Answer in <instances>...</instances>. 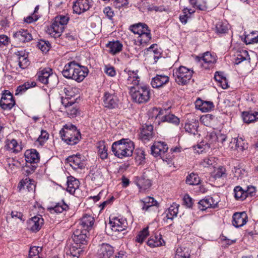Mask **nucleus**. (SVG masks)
Returning <instances> with one entry per match:
<instances>
[{"mask_svg":"<svg viewBox=\"0 0 258 258\" xmlns=\"http://www.w3.org/2000/svg\"><path fill=\"white\" fill-rule=\"evenodd\" d=\"M134 149V143L129 139H122L116 141L111 147L114 155L120 159L132 156Z\"/></svg>","mask_w":258,"mask_h":258,"instance_id":"obj_1","label":"nucleus"},{"mask_svg":"<svg viewBox=\"0 0 258 258\" xmlns=\"http://www.w3.org/2000/svg\"><path fill=\"white\" fill-rule=\"evenodd\" d=\"M59 134L62 140L71 145L77 144L81 138L80 132L75 125L71 124L64 125Z\"/></svg>","mask_w":258,"mask_h":258,"instance_id":"obj_2","label":"nucleus"},{"mask_svg":"<svg viewBox=\"0 0 258 258\" xmlns=\"http://www.w3.org/2000/svg\"><path fill=\"white\" fill-rule=\"evenodd\" d=\"M130 93L132 99L138 103H144L148 102L151 95L150 89L146 86L132 87Z\"/></svg>","mask_w":258,"mask_h":258,"instance_id":"obj_3","label":"nucleus"},{"mask_svg":"<svg viewBox=\"0 0 258 258\" xmlns=\"http://www.w3.org/2000/svg\"><path fill=\"white\" fill-rule=\"evenodd\" d=\"M193 71L184 66H180L173 69V75L175 81L179 85L187 84L193 74Z\"/></svg>","mask_w":258,"mask_h":258,"instance_id":"obj_4","label":"nucleus"},{"mask_svg":"<svg viewBox=\"0 0 258 258\" xmlns=\"http://www.w3.org/2000/svg\"><path fill=\"white\" fill-rule=\"evenodd\" d=\"M69 19V17L65 16L56 17L52 24L47 30L48 33L54 38L59 37L64 29V26L67 24Z\"/></svg>","mask_w":258,"mask_h":258,"instance_id":"obj_5","label":"nucleus"},{"mask_svg":"<svg viewBox=\"0 0 258 258\" xmlns=\"http://www.w3.org/2000/svg\"><path fill=\"white\" fill-rule=\"evenodd\" d=\"M109 224L113 232L116 233L125 230L127 227V222L123 217H113L110 219Z\"/></svg>","mask_w":258,"mask_h":258,"instance_id":"obj_6","label":"nucleus"},{"mask_svg":"<svg viewBox=\"0 0 258 258\" xmlns=\"http://www.w3.org/2000/svg\"><path fill=\"white\" fill-rule=\"evenodd\" d=\"M37 75L38 80L44 84L51 83L52 80L56 78V76L53 74L52 69L49 68L40 70Z\"/></svg>","mask_w":258,"mask_h":258,"instance_id":"obj_7","label":"nucleus"},{"mask_svg":"<svg viewBox=\"0 0 258 258\" xmlns=\"http://www.w3.org/2000/svg\"><path fill=\"white\" fill-rule=\"evenodd\" d=\"M15 104L12 94L8 91L3 94L0 101L1 107L4 110H10Z\"/></svg>","mask_w":258,"mask_h":258,"instance_id":"obj_8","label":"nucleus"},{"mask_svg":"<svg viewBox=\"0 0 258 258\" xmlns=\"http://www.w3.org/2000/svg\"><path fill=\"white\" fill-rule=\"evenodd\" d=\"M67 100H61V103L66 108V112L70 117H76L79 113V110L77 106L75 105L76 99L71 100L70 102H67Z\"/></svg>","mask_w":258,"mask_h":258,"instance_id":"obj_9","label":"nucleus"},{"mask_svg":"<svg viewBox=\"0 0 258 258\" xmlns=\"http://www.w3.org/2000/svg\"><path fill=\"white\" fill-rule=\"evenodd\" d=\"M168 150L167 145L163 142H155L151 147L152 154L155 157L159 156L161 158Z\"/></svg>","mask_w":258,"mask_h":258,"instance_id":"obj_10","label":"nucleus"},{"mask_svg":"<svg viewBox=\"0 0 258 258\" xmlns=\"http://www.w3.org/2000/svg\"><path fill=\"white\" fill-rule=\"evenodd\" d=\"M91 3L89 0H77L73 5V11L76 14H80L90 9Z\"/></svg>","mask_w":258,"mask_h":258,"instance_id":"obj_11","label":"nucleus"},{"mask_svg":"<svg viewBox=\"0 0 258 258\" xmlns=\"http://www.w3.org/2000/svg\"><path fill=\"white\" fill-rule=\"evenodd\" d=\"M43 224V219L41 215L35 216L28 222V228L32 232L39 231Z\"/></svg>","mask_w":258,"mask_h":258,"instance_id":"obj_12","label":"nucleus"},{"mask_svg":"<svg viewBox=\"0 0 258 258\" xmlns=\"http://www.w3.org/2000/svg\"><path fill=\"white\" fill-rule=\"evenodd\" d=\"M199 60L202 59L204 63H202V67L205 69H209L213 67L214 64L216 61V56L207 51L203 54L201 57H198Z\"/></svg>","mask_w":258,"mask_h":258,"instance_id":"obj_13","label":"nucleus"},{"mask_svg":"<svg viewBox=\"0 0 258 258\" xmlns=\"http://www.w3.org/2000/svg\"><path fill=\"white\" fill-rule=\"evenodd\" d=\"M16 41L19 42H29L32 39V35L27 30L21 29L13 34Z\"/></svg>","mask_w":258,"mask_h":258,"instance_id":"obj_14","label":"nucleus"},{"mask_svg":"<svg viewBox=\"0 0 258 258\" xmlns=\"http://www.w3.org/2000/svg\"><path fill=\"white\" fill-rule=\"evenodd\" d=\"M118 100L114 94L105 92L103 96V105L108 108H114L117 105Z\"/></svg>","mask_w":258,"mask_h":258,"instance_id":"obj_15","label":"nucleus"},{"mask_svg":"<svg viewBox=\"0 0 258 258\" xmlns=\"http://www.w3.org/2000/svg\"><path fill=\"white\" fill-rule=\"evenodd\" d=\"M137 71H128V77L126 81V85L131 90L132 87L139 86L140 77L137 74Z\"/></svg>","mask_w":258,"mask_h":258,"instance_id":"obj_16","label":"nucleus"},{"mask_svg":"<svg viewBox=\"0 0 258 258\" xmlns=\"http://www.w3.org/2000/svg\"><path fill=\"white\" fill-rule=\"evenodd\" d=\"M74 80L80 82L82 81L87 76L88 73V70L87 68L77 63L76 69L74 70Z\"/></svg>","mask_w":258,"mask_h":258,"instance_id":"obj_17","label":"nucleus"},{"mask_svg":"<svg viewBox=\"0 0 258 258\" xmlns=\"http://www.w3.org/2000/svg\"><path fill=\"white\" fill-rule=\"evenodd\" d=\"M113 252V248L110 245L103 243L98 250L97 255L98 258H110Z\"/></svg>","mask_w":258,"mask_h":258,"instance_id":"obj_18","label":"nucleus"},{"mask_svg":"<svg viewBox=\"0 0 258 258\" xmlns=\"http://www.w3.org/2000/svg\"><path fill=\"white\" fill-rule=\"evenodd\" d=\"M94 224V218L90 215H84L80 220L79 228L88 231Z\"/></svg>","mask_w":258,"mask_h":258,"instance_id":"obj_19","label":"nucleus"},{"mask_svg":"<svg viewBox=\"0 0 258 258\" xmlns=\"http://www.w3.org/2000/svg\"><path fill=\"white\" fill-rule=\"evenodd\" d=\"M247 217L245 212L235 213L233 215V225L235 227H240L246 223Z\"/></svg>","mask_w":258,"mask_h":258,"instance_id":"obj_20","label":"nucleus"},{"mask_svg":"<svg viewBox=\"0 0 258 258\" xmlns=\"http://www.w3.org/2000/svg\"><path fill=\"white\" fill-rule=\"evenodd\" d=\"M88 233V231L78 228L74 232L73 239L77 243L84 244L86 242Z\"/></svg>","mask_w":258,"mask_h":258,"instance_id":"obj_21","label":"nucleus"},{"mask_svg":"<svg viewBox=\"0 0 258 258\" xmlns=\"http://www.w3.org/2000/svg\"><path fill=\"white\" fill-rule=\"evenodd\" d=\"M218 202L214 201L213 198L208 197L199 202V208L202 211H204L209 208H215Z\"/></svg>","mask_w":258,"mask_h":258,"instance_id":"obj_22","label":"nucleus"},{"mask_svg":"<svg viewBox=\"0 0 258 258\" xmlns=\"http://www.w3.org/2000/svg\"><path fill=\"white\" fill-rule=\"evenodd\" d=\"M169 80L167 76L157 75L152 79L151 84L153 88H157L167 84Z\"/></svg>","mask_w":258,"mask_h":258,"instance_id":"obj_23","label":"nucleus"},{"mask_svg":"<svg viewBox=\"0 0 258 258\" xmlns=\"http://www.w3.org/2000/svg\"><path fill=\"white\" fill-rule=\"evenodd\" d=\"M25 160L30 163H37L39 161V155L35 149L27 150L25 153Z\"/></svg>","mask_w":258,"mask_h":258,"instance_id":"obj_24","label":"nucleus"},{"mask_svg":"<svg viewBox=\"0 0 258 258\" xmlns=\"http://www.w3.org/2000/svg\"><path fill=\"white\" fill-rule=\"evenodd\" d=\"M153 127L151 125H145L142 129L140 138L143 141H149L153 137Z\"/></svg>","mask_w":258,"mask_h":258,"instance_id":"obj_25","label":"nucleus"},{"mask_svg":"<svg viewBox=\"0 0 258 258\" xmlns=\"http://www.w3.org/2000/svg\"><path fill=\"white\" fill-rule=\"evenodd\" d=\"M195 104L196 108L202 112H208L214 107L213 103L212 102L203 101L200 99H197Z\"/></svg>","mask_w":258,"mask_h":258,"instance_id":"obj_26","label":"nucleus"},{"mask_svg":"<svg viewBox=\"0 0 258 258\" xmlns=\"http://www.w3.org/2000/svg\"><path fill=\"white\" fill-rule=\"evenodd\" d=\"M80 156V155H73L67 158L68 163L74 169L82 168L83 166V163Z\"/></svg>","mask_w":258,"mask_h":258,"instance_id":"obj_27","label":"nucleus"},{"mask_svg":"<svg viewBox=\"0 0 258 258\" xmlns=\"http://www.w3.org/2000/svg\"><path fill=\"white\" fill-rule=\"evenodd\" d=\"M77 63L74 61L69 62L66 64L62 72L63 76L67 78H71L74 80V72Z\"/></svg>","mask_w":258,"mask_h":258,"instance_id":"obj_28","label":"nucleus"},{"mask_svg":"<svg viewBox=\"0 0 258 258\" xmlns=\"http://www.w3.org/2000/svg\"><path fill=\"white\" fill-rule=\"evenodd\" d=\"M5 148L8 150L16 153L20 152L22 149L21 146L19 145L17 141L15 139L11 140H8L6 141Z\"/></svg>","mask_w":258,"mask_h":258,"instance_id":"obj_29","label":"nucleus"},{"mask_svg":"<svg viewBox=\"0 0 258 258\" xmlns=\"http://www.w3.org/2000/svg\"><path fill=\"white\" fill-rule=\"evenodd\" d=\"M141 202L143 203L142 209L145 211L150 210L151 209L157 205L156 201L151 197H147L141 200Z\"/></svg>","mask_w":258,"mask_h":258,"instance_id":"obj_30","label":"nucleus"},{"mask_svg":"<svg viewBox=\"0 0 258 258\" xmlns=\"http://www.w3.org/2000/svg\"><path fill=\"white\" fill-rule=\"evenodd\" d=\"M67 190L71 194H74L79 186V181L73 177H70L67 182Z\"/></svg>","mask_w":258,"mask_h":258,"instance_id":"obj_31","label":"nucleus"},{"mask_svg":"<svg viewBox=\"0 0 258 258\" xmlns=\"http://www.w3.org/2000/svg\"><path fill=\"white\" fill-rule=\"evenodd\" d=\"M136 184L141 190H146L151 186V180L142 176L137 178Z\"/></svg>","mask_w":258,"mask_h":258,"instance_id":"obj_32","label":"nucleus"},{"mask_svg":"<svg viewBox=\"0 0 258 258\" xmlns=\"http://www.w3.org/2000/svg\"><path fill=\"white\" fill-rule=\"evenodd\" d=\"M25 186L26 187L28 191L29 192H33L35 190V181L30 179L29 178H26L24 180L21 181L20 183L19 187H20L21 188L23 187L25 188Z\"/></svg>","mask_w":258,"mask_h":258,"instance_id":"obj_33","label":"nucleus"},{"mask_svg":"<svg viewBox=\"0 0 258 258\" xmlns=\"http://www.w3.org/2000/svg\"><path fill=\"white\" fill-rule=\"evenodd\" d=\"M98 148V153L102 159H106L108 156L107 149L105 142L101 141L97 143Z\"/></svg>","mask_w":258,"mask_h":258,"instance_id":"obj_34","label":"nucleus"},{"mask_svg":"<svg viewBox=\"0 0 258 258\" xmlns=\"http://www.w3.org/2000/svg\"><path fill=\"white\" fill-rule=\"evenodd\" d=\"M106 47L109 49L108 51L110 53L115 54L121 50L122 45L118 41H114L109 42Z\"/></svg>","mask_w":258,"mask_h":258,"instance_id":"obj_35","label":"nucleus"},{"mask_svg":"<svg viewBox=\"0 0 258 258\" xmlns=\"http://www.w3.org/2000/svg\"><path fill=\"white\" fill-rule=\"evenodd\" d=\"M147 244L151 247H158L163 245L165 242L162 239L161 235L155 236L151 237L148 241Z\"/></svg>","mask_w":258,"mask_h":258,"instance_id":"obj_36","label":"nucleus"},{"mask_svg":"<svg viewBox=\"0 0 258 258\" xmlns=\"http://www.w3.org/2000/svg\"><path fill=\"white\" fill-rule=\"evenodd\" d=\"M148 28V27L146 24L139 23L131 26L130 27V30L132 31L134 33L139 34L140 36H141V35H142L143 32L145 31V29Z\"/></svg>","mask_w":258,"mask_h":258,"instance_id":"obj_37","label":"nucleus"},{"mask_svg":"<svg viewBox=\"0 0 258 258\" xmlns=\"http://www.w3.org/2000/svg\"><path fill=\"white\" fill-rule=\"evenodd\" d=\"M242 117L245 123H250L258 120V112H243Z\"/></svg>","mask_w":258,"mask_h":258,"instance_id":"obj_38","label":"nucleus"},{"mask_svg":"<svg viewBox=\"0 0 258 258\" xmlns=\"http://www.w3.org/2000/svg\"><path fill=\"white\" fill-rule=\"evenodd\" d=\"M156 47H157V45L156 44H153L151 45L150 47L147 48L145 52V53L149 54L150 56L153 57L155 59V61H156V59H158L161 55V53L159 50L155 48Z\"/></svg>","mask_w":258,"mask_h":258,"instance_id":"obj_39","label":"nucleus"},{"mask_svg":"<svg viewBox=\"0 0 258 258\" xmlns=\"http://www.w3.org/2000/svg\"><path fill=\"white\" fill-rule=\"evenodd\" d=\"M64 92L66 94V97L64 98L63 97L62 98V99H66L67 100V102H70L71 100H72L73 99H77V94H76L75 91H78L77 89L76 88H73L72 87H69L68 88H65L63 90Z\"/></svg>","mask_w":258,"mask_h":258,"instance_id":"obj_40","label":"nucleus"},{"mask_svg":"<svg viewBox=\"0 0 258 258\" xmlns=\"http://www.w3.org/2000/svg\"><path fill=\"white\" fill-rule=\"evenodd\" d=\"M18 64L20 68L24 69L29 65L27 54L23 52H18Z\"/></svg>","mask_w":258,"mask_h":258,"instance_id":"obj_41","label":"nucleus"},{"mask_svg":"<svg viewBox=\"0 0 258 258\" xmlns=\"http://www.w3.org/2000/svg\"><path fill=\"white\" fill-rule=\"evenodd\" d=\"M175 258H190V250L188 248L178 247L176 251Z\"/></svg>","mask_w":258,"mask_h":258,"instance_id":"obj_42","label":"nucleus"},{"mask_svg":"<svg viewBox=\"0 0 258 258\" xmlns=\"http://www.w3.org/2000/svg\"><path fill=\"white\" fill-rule=\"evenodd\" d=\"M244 42L250 44L258 42V31H254L245 35Z\"/></svg>","mask_w":258,"mask_h":258,"instance_id":"obj_43","label":"nucleus"},{"mask_svg":"<svg viewBox=\"0 0 258 258\" xmlns=\"http://www.w3.org/2000/svg\"><path fill=\"white\" fill-rule=\"evenodd\" d=\"M42 247L33 246L29 250V258H42Z\"/></svg>","mask_w":258,"mask_h":258,"instance_id":"obj_44","label":"nucleus"},{"mask_svg":"<svg viewBox=\"0 0 258 258\" xmlns=\"http://www.w3.org/2000/svg\"><path fill=\"white\" fill-rule=\"evenodd\" d=\"M68 209V206L64 202L57 204L54 207L50 208V211L51 213H61L63 211Z\"/></svg>","mask_w":258,"mask_h":258,"instance_id":"obj_45","label":"nucleus"},{"mask_svg":"<svg viewBox=\"0 0 258 258\" xmlns=\"http://www.w3.org/2000/svg\"><path fill=\"white\" fill-rule=\"evenodd\" d=\"M226 176V169L223 167H219L215 169L212 173V177L215 179L225 177Z\"/></svg>","mask_w":258,"mask_h":258,"instance_id":"obj_46","label":"nucleus"},{"mask_svg":"<svg viewBox=\"0 0 258 258\" xmlns=\"http://www.w3.org/2000/svg\"><path fill=\"white\" fill-rule=\"evenodd\" d=\"M215 28L218 34L226 33L228 31V25L226 22H219L216 24Z\"/></svg>","mask_w":258,"mask_h":258,"instance_id":"obj_47","label":"nucleus"},{"mask_svg":"<svg viewBox=\"0 0 258 258\" xmlns=\"http://www.w3.org/2000/svg\"><path fill=\"white\" fill-rule=\"evenodd\" d=\"M200 182L199 176L192 173L188 175L186 179V183L189 185H198Z\"/></svg>","mask_w":258,"mask_h":258,"instance_id":"obj_48","label":"nucleus"},{"mask_svg":"<svg viewBox=\"0 0 258 258\" xmlns=\"http://www.w3.org/2000/svg\"><path fill=\"white\" fill-rule=\"evenodd\" d=\"M8 166H7V171L9 172H15L19 168L18 165H19V163L16 160H14L12 159H9L8 160Z\"/></svg>","mask_w":258,"mask_h":258,"instance_id":"obj_49","label":"nucleus"},{"mask_svg":"<svg viewBox=\"0 0 258 258\" xmlns=\"http://www.w3.org/2000/svg\"><path fill=\"white\" fill-rule=\"evenodd\" d=\"M148 227H147L141 231L136 237V241L142 243L149 235Z\"/></svg>","mask_w":258,"mask_h":258,"instance_id":"obj_50","label":"nucleus"},{"mask_svg":"<svg viewBox=\"0 0 258 258\" xmlns=\"http://www.w3.org/2000/svg\"><path fill=\"white\" fill-rule=\"evenodd\" d=\"M178 212V206L177 205H172L168 209L166 217L168 219L172 220L177 216Z\"/></svg>","mask_w":258,"mask_h":258,"instance_id":"obj_51","label":"nucleus"},{"mask_svg":"<svg viewBox=\"0 0 258 258\" xmlns=\"http://www.w3.org/2000/svg\"><path fill=\"white\" fill-rule=\"evenodd\" d=\"M235 198L238 200H244L246 198V192H245L241 187L236 186L234 189Z\"/></svg>","mask_w":258,"mask_h":258,"instance_id":"obj_52","label":"nucleus"},{"mask_svg":"<svg viewBox=\"0 0 258 258\" xmlns=\"http://www.w3.org/2000/svg\"><path fill=\"white\" fill-rule=\"evenodd\" d=\"M162 120L163 121H167L175 124H178L179 123V119L172 114L164 116Z\"/></svg>","mask_w":258,"mask_h":258,"instance_id":"obj_53","label":"nucleus"},{"mask_svg":"<svg viewBox=\"0 0 258 258\" xmlns=\"http://www.w3.org/2000/svg\"><path fill=\"white\" fill-rule=\"evenodd\" d=\"M140 37H141L140 42L141 44L149 41L151 39V35L149 28L146 29L145 31Z\"/></svg>","mask_w":258,"mask_h":258,"instance_id":"obj_54","label":"nucleus"},{"mask_svg":"<svg viewBox=\"0 0 258 258\" xmlns=\"http://www.w3.org/2000/svg\"><path fill=\"white\" fill-rule=\"evenodd\" d=\"M38 47L43 52H47L50 48V44L48 41L41 40L37 44Z\"/></svg>","mask_w":258,"mask_h":258,"instance_id":"obj_55","label":"nucleus"},{"mask_svg":"<svg viewBox=\"0 0 258 258\" xmlns=\"http://www.w3.org/2000/svg\"><path fill=\"white\" fill-rule=\"evenodd\" d=\"M197 123L193 124L191 123H186L184 126V129L185 131L190 134L194 135L196 134L197 131Z\"/></svg>","mask_w":258,"mask_h":258,"instance_id":"obj_56","label":"nucleus"},{"mask_svg":"<svg viewBox=\"0 0 258 258\" xmlns=\"http://www.w3.org/2000/svg\"><path fill=\"white\" fill-rule=\"evenodd\" d=\"M48 133L46 131L42 130L41 135L38 138L37 141L40 145H42L48 140Z\"/></svg>","mask_w":258,"mask_h":258,"instance_id":"obj_57","label":"nucleus"},{"mask_svg":"<svg viewBox=\"0 0 258 258\" xmlns=\"http://www.w3.org/2000/svg\"><path fill=\"white\" fill-rule=\"evenodd\" d=\"M81 251L80 248H78L75 246H72L70 248L69 251H67V253L72 255L74 257L79 256L80 252Z\"/></svg>","mask_w":258,"mask_h":258,"instance_id":"obj_58","label":"nucleus"},{"mask_svg":"<svg viewBox=\"0 0 258 258\" xmlns=\"http://www.w3.org/2000/svg\"><path fill=\"white\" fill-rule=\"evenodd\" d=\"M215 162V158L213 157L205 158L202 162L203 166L206 167L210 165H213Z\"/></svg>","mask_w":258,"mask_h":258,"instance_id":"obj_59","label":"nucleus"},{"mask_svg":"<svg viewBox=\"0 0 258 258\" xmlns=\"http://www.w3.org/2000/svg\"><path fill=\"white\" fill-rule=\"evenodd\" d=\"M207 139L210 144H214L217 143V134L214 132L210 133L207 136Z\"/></svg>","mask_w":258,"mask_h":258,"instance_id":"obj_60","label":"nucleus"},{"mask_svg":"<svg viewBox=\"0 0 258 258\" xmlns=\"http://www.w3.org/2000/svg\"><path fill=\"white\" fill-rule=\"evenodd\" d=\"M161 158L163 161L166 162L168 164H169L172 162L173 155H172V153L167 151V152H165V154L161 157Z\"/></svg>","mask_w":258,"mask_h":258,"instance_id":"obj_61","label":"nucleus"},{"mask_svg":"<svg viewBox=\"0 0 258 258\" xmlns=\"http://www.w3.org/2000/svg\"><path fill=\"white\" fill-rule=\"evenodd\" d=\"M183 203L188 208H190L192 206L193 202L192 199L188 195H185L183 198Z\"/></svg>","mask_w":258,"mask_h":258,"instance_id":"obj_62","label":"nucleus"},{"mask_svg":"<svg viewBox=\"0 0 258 258\" xmlns=\"http://www.w3.org/2000/svg\"><path fill=\"white\" fill-rule=\"evenodd\" d=\"M114 5L116 8H120L127 4V0H112Z\"/></svg>","mask_w":258,"mask_h":258,"instance_id":"obj_63","label":"nucleus"},{"mask_svg":"<svg viewBox=\"0 0 258 258\" xmlns=\"http://www.w3.org/2000/svg\"><path fill=\"white\" fill-rule=\"evenodd\" d=\"M103 12L106 15V16L110 19H111L114 15V13L111 10L110 7L105 8L103 10Z\"/></svg>","mask_w":258,"mask_h":258,"instance_id":"obj_64","label":"nucleus"}]
</instances>
